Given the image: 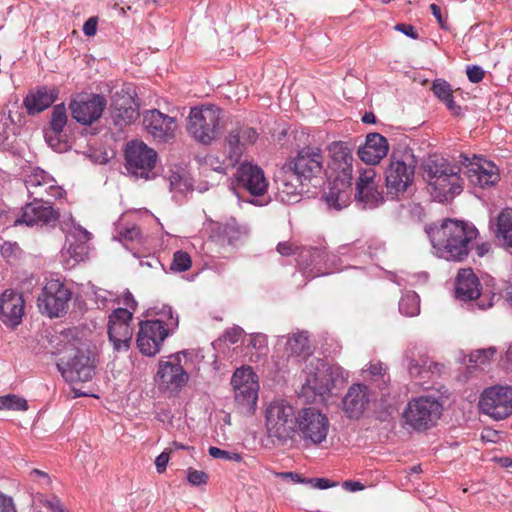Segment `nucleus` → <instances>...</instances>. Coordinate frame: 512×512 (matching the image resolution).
Instances as JSON below:
<instances>
[{"mask_svg": "<svg viewBox=\"0 0 512 512\" xmlns=\"http://www.w3.org/2000/svg\"><path fill=\"white\" fill-rule=\"evenodd\" d=\"M204 233L208 242L227 251V248H236L244 243L249 229L237 222L235 218L228 219L225 223L207 219L204 223Z\"/></svg>", "mask_w": 512, "mask_h": 512, "instance_id": "9", "label": "nucleus"}, {"mask_svg": "<svg viewBox=\"0 0 512 512\" xmlns=\"http://www.w3.org/2000/svg\"><path fill=\"white\" fill-rule=\"evenodd\" d=\"M223 113L213 104L193 107L187 118V131L197 142L209 145L222 133Z\"/></svg>", "mask_w": 512, "mask_h": 512, "instance_id": "4", "label": "nucleus"}, {"mask_svg": "<svg viewBox=\"0 0 512 512\" xmlns=\"http://www.w3.org/2000/svg\"><path fill=\"white\" fill-rule=\"evenodd\" d=\"M277 252L281 256H303L304 254H307L308 256H315V255H323L326 254V247H306V246H300L295 244L294 242L286 241V242H279L277 244Z\"/></svg>", "mask_w": 512, "mask_h": 512, "instance_id": "38", "label": "nucleus"}, {"mask_svg": "<svg viewBox=\"0 0 512 512\" xmlns=\"http://www.w3.org/2000/svg\"><path fill=\"white\" fill-rule=\"evenodd\" d=\"M117 234L114 236L133 256H137L138 247L143 244V234L136 225L117 226Z\"/></svg>", "mask_w": 512, "mask_h": 512, "instance_id": "35", "label": "nucleus"}, {"mask_svg": "<svg viewBox=\"0 0 512 512\" xmlns=\"http://www.w3.org/2000/svg\"><path fill=\"white\" fill-rule=\"evenodd\" d=\"M59 96L54 86H38L31 89L24 98L23 104L29 115H36L48 109Z\"/></svg>", "mask_w": 512, "mask_h": 512, "instance_id": "29", "label": "nucleus"}, {"mask_svg": "<svg viewBox=\"0 0 512 512\" xmlns=\"http://www.w3.org/2000/svg\"><path fill=\"white\" fill-rule=\"evenodd\" d=\"M370 400L371 395L365 384H353L342 399V409L349 418L358 419L363 415Z\"/></svg>", "mask_w": 512, "mask_h": 512, "instance_id": "31", "label": "nucleus"}, {"mask_svg": "<svg viewBox=\"0 0 512 512\" xmlns=\"http://www.w3.org/2000/svg\"><path fill=\"white\" fill-rule=\"evenodd\" d=\"M71 292L60 279H50L38 295L37 305L43 314L49 317H60L67 312Z\"/></svg>", "mask_w": 512, "mask_h": 512, "instance_id": "14", "label": "nucleus"}, {"mask_svg": "<svg viewBox=\"0 0 512 512\" xmlns=\"http://www.w3.org/2000/svg\"><path fill=\"white\" fill-rule=\"evenodd\" d=\"M394 29L410 37L411 39L416 40L419 38V34L415 30V27L411 24L398 23L395 25Z\"/></svg>", "mask_w": 512, "mask_h": 512, "instance_id": "56", "label": "nucleus"}, {"mask_svg": "<svg viewBox=\"0 0 512 512\" xmlns=\"http://www.w3.org/2000/svg\"><path fill=\"white\" fill-rule=\"evenodd\" d=\"M231 384L234 389L235 401L248 412H253L259 392V384L254 380L251 367L237 368L232 376Z\"/></svg>", "mask_w": 512, "mask_h": 512, "instance_id": "20", "label": "nucleus"}, {"mask_svg": "<svg viewBox=\"0 0 512 512\" xmlns=\"http://www.w3.org/2000/svg\"><path fill=\"white\" fill-rule=\"evenodd\" d=\"M239 186L246 189L251 195L261 196L267 191L268 182L263 170L251 163H241L236 172Z\"/></svg>", "mask_w": 512, "mask_h": 512, "instance_id": "28", "label": "nucleus"}, {"mask_svg": "<svg viewBox=\"0 0 512 512\" xmlns=\"http://www.w3.org/2000/svg\"><path fill=\"white\" fill-rule=\"evenodd\" d=\"M181 354H172L167 360L159 362L157 371L158 384L165 390H179L189 380V375L185 372L181 364Z\"/></svg>", "mask_w": 512, "mask_h": 512, "instance_id": "22", "label": "nucleus"}, {"mask_svg": "<svg viewBox=\"0 0 512 512\" xmlns=\"http://www.w3.org/2000/svg\"><path fill=\"white\" fill-rule=\"evenodd\" d=\"M365 373H367L365 377H370L375 382H381V384H379L381 389L383 388L382 385H385L386 382L389 381V376L386 375L381 362L371 363Z\"/></svg>", "mask_w": 512, "mask_h": 512, "instance_id": "46", "label": "nucleus"}, {"mask_svg": "<svg viewBox=\"0 0 512 512\" xmlns=\"http://www.w3.org/2000/svg\"><path fill=\"white\" fill-rule=\"evenodd\" d=\"M408 360V371L412 378L422 381V384L428 380L438 377L442 373L443 365L429 360L426 356L420 355L415 359V352L408 350L405 354Z\"/></svg>", "mask_w": 512, "mask_h": 512, "instance_id": "30", "label": "nucleus"}, {"mask_svg": "<svg viewBox=\"0 0 512 512\" xmlns=\"http://www.w3.org/2000/svg\"><path fill=\"white\" fill-rule=\"evenodd\" d=\"M330 161L326 174H350L352 175V150L344 142H333L328 146Z\"/></svg>", "mask_w": 512, "mask_h": 512, "instance_id": "32", "label": "nucleus"}, {"mask_svg": "<svg viewBox=\"0 0 512 512\" xmlns=\"http://www.w3.org/2000/svg\"><path fill=\"white\" fill-rule=\"evenodd\" d=\"M291 174L292 171L285 166L283 176L279 179L278 186L280 192L290 198L298 196L302 192L303 186L307 184L305 181L297 182L295 180V176H292Z\"/></svg>", "mask_w": 512, "mask_h": 512, "instance_id": "39", "label": "nucleus"}, {"mask_svg": "<svg viewBox=\"0 0 512 512\" xmlns=\"http://www.w3.org/2000/svg\"><path fill=\"white\" fill-rule=\"evenodd\" d=\"M495 236L503 246L512 249V209L506 208L498 215Z\"/></svg>", "mask_w": 512, "mask_h": 512, "instance_id": "37", "label": "nucleus"}, {"mask_svg": "<svg viewBox=\"0 0 512 512\" xmlns=\"http://www.w3.org/2000/svg\"><path fill=\"white\" fill-rule=\"evenodd\" d=\"M375 171L372 168L364 170L363 173L360 174L357 182H356V191L363 193V189L367 188L368 186H374V179H375Z\"/></svg>", "mask_w": 512, "mask_h": 512, "instance_id": "50", "label": "nucleus"}, {"mask_svg": "<svg viewBox=\"0 0 512 512\" xmlns=\"http://www.w3.org/2000/svg\"><path fill=\"white\" fill-rule=\"evenodd\" d=\"M479 409L496 421L512 415V387L495 385L483 390L479 398Z\"/></svg>", "mask_w": 512, "mask_h": 512, "instance_id": "13", "label": "nucleus"}, {"mask_svg": "<svg viewBox=\"0 0 512 512\" xmlns=\"http://www.w3.org/2000/svg\"><path fill=\"white\" fill-rule=\"evenodd\" d=\"M423 177L440 201H447L462 192L460 168L438 154L429 155L422 162Z\"/></svg>", "mask_w": 512, "mask_h": 512, "instance_id": "2", "label": "nucleus"}, {"mask_svg": "<svg viewBox=\"0 0 512 512\" xmlns=\"http://www.w3.org/2000/svg\"><path fill=\"white\" fill-rule=\"evenodd\" d=\"M495 355L496 349L494 347L478 349L470 354L469 362L474 363L475 366L485 365L491 361Z\"/></svg>", "mask_w": 512, "mask_h": 512, "instance_id": "45", "label": "nucleus"}, {"mask_svg": "<svg viewBox=\"0 0 512 512\" xmlns=\"http://www.w3.org/2000/svg\"><path fill=\"white\" fill-rule=\"evenodd\" d=\"M0 512H16L13 500L0 492Z\"/></svg>", "mask_w": 512, "mask_h": 512, "instance_id": "60", "label": "nucleus"}, {"mask_svg": "<svg viewBox=\"0 0 512 512\" xmlns=\"http://www.w3.org/2000/svg\"><path fill=\"white\" fill-rule=\"evenodd\" d=\"M186 479L192 486L207 485L209 476L206 472L194 468L186 470Z\"/></svg>", "mask_w": 512, "mask_h": 512, "instance_id": "49", "label": "nucleus"}, {"mask_svg": "<svg viewBox=\"0 0 512 512\" xmlns=\"http://www.w3.org/2000/svg\"><path fill=\"white\" fill-rule=\"evenodd\" d=\"M292 171L297 182L305 181L307 184L317 179L323 172V155L319 148L304 147L296 157L286 165Z\"/></svg>", "mask_w": 512, "mask_h": 512, "instance_id": "16", "label": "nucleus"}, {"mask_svg": "<svg viewBox=\"0 0 512 512\" xmlns=\"http://www.w3.org/2000/svg\"><path fill=\"white\" fill-rule=\"evenodd\" d=\"M442 415V404L432 396H420L408 402L403 419L415 431H426L435 426Z\"/></svg>", "mask_w": 512, "mask_h": 512, "instance_id": "8", "label": "nucleus"}, {"mask_svg": "<svg viewBox=\"0 0 512 512\" xmlns=\"http://www.w3.org/2000/svg\"><path fill=\"white\" fill-rule=\"evenodd\" d=\"M348 378V371L339 364L316 360L315 372L307 377L306 385L315 394L323 396L337 385L346 383Z\"/></svg>", "mask_w": 512, "mask_h": 512, "instance_id": "12", "label": "nucleus"}, {"mask_svg": "<svg viewBox=\"0 0 512 512\" xmlns=\"http://www.w3.org/2000/svg\"><path fill=\"white\" fill-rule=\"evenodd\" d=\"M136 94L124 89L116 92L112 100V119L116 126L123 127L136 121L140 115Z\"/></svg>", "mask_w": 512, "mask_h": 512, "instance_id": "25", "label": "nucleus"}, {"mask_svg": "<svg viewBox=\"0 0 512 512\" xmlns=\"http://www.w3.org/2000/svg\"><path fill=\"white\" fill-rule=\"evenodd\" d=\"M285 352L287 357H303L311 355V346L306 332H296L286 338Z\"/></svg>", "mask_w": 512, "mask_h": 512, "instance_id": "36", "label": "nucleus"}, {"mask_svg": "<svg viewBox=\"0 0 512 512\" xmlns=\"http://www.w3.org/2000/svg\"><path fill=\"white\" fill-rule=\"evenodd\" d=\"M208 452H209V455L215 459H223L226 461H235V462L243 461L242 454H238L235 452H229V451L220 449L216 446H210Z\"/></svg>", "mask_w": 512, "mask_h": 512, "instance_id": "48", "label": "nucleus"}, {"mask_svg": "<svg viewBox=\"0 0 512 512\" xmlns=\"http://www.w3.org/2000/svg\"><path fill=\"white\" fill-rule=\"evenodd\" d=\"M431 90L440 101H444L453 95L451 85L444 79H435L432 83Z\"/></svg>", "mask_w": 512, "mask_h": 512, "instance_id": "47", "label": "nucleus"}, {"mask_svg": "<svg viewBox=\"0 0 512 512\" xmlns=\"http://www.w3.org/2000/svg\"><path fill=\"white\" fill-rule=\"evenodd\" d=\"M20 252V248L17 243L4 242L0 246L1 256H17Z\"/></svg>", "mask_w": 512, "mask_h": 512, "instance_id": "57", "label": "nucleus"}, {"mask_svg": "<svg viewBox=\"0 0 512 512\" xmlns=\"http://www.w3.org/2000/svg\"><path fill=\"white\" fill-rule=\"evenodd\" d=\"M56 367L69 383L88 382L95 375L96 357L89 350L71 348L70 355L61 357Z\"/></svg>", "mask_w": 512, "mask_h": 512, "instance_id": "7", "label": "nucleus"}, {"mask_svg": "<svg viewBox=\"0 0 512 512\" xmlns=\"http://www.w3.org/2000/svg\"><path fill=\"white\" fill-rule=\"evenodd\" d=\"M59 217L60 213L53 208L49 201L34 197L32 202L27 203L21 209V215L15 219L14 225H55Z\"/></svg>", "mask_w": 512, "mask_h": 512, "instance_id": "21", "label": "nucleus"}, {"mask_svg": "<svg viewBox=\"0 0 512 512\" xmlns=\"http://www.w3.org/2000/svg\"><path fill=\"white\" fill-rule=\"evenodd\" d=\"M27 409V400L23 397L16 394L0 396V410L26 411Z\"/></svg>", "mask_w": 512, "mask_h": 512, "instance_id": "43", "label": "nucleus"}, {"mask_svg": "<svg viewBox=\"0 0 512 512\" xmlns=\"http://www.w3.org/2000/svg\"><path fill=\"white\" fill-rule=\"evenodd\" d=\"M91 236L80 225L74 226L66 235L65 248L69 256H87L90 253Z\"/></svg>", "mask_w": 512, "mask_h": 512, "instance_id": "34", "label": "nucleus"}, {"mask_svg": "<svg viewBox=\"0 0 512 512\" xmlns=\"http://www.w3.org/2000/svg\"><path fill=\"white\" fill-rule=\"evenodd\" d=\"M242 336V330L234 328L232 330H227L225 338L228 342L231 344H236L239 339H241Z\"/></svg>", "mask_w": 512, "mask_h": 512, "instance_id": "63", "label": "nucleus"}, {"mask_svg": "<svg viewBox=\"0 0 512 512\" xmlns=\"http://www.w3.org/2000/svg\"><path fill=\"white\" fill-rule=\"evenodd\" d=\"M307 483L313 485L314 488L321 490L328 489L337 485L327 478H311L307 480Z\"/></svg>", "mask_w": 512, "mask_h": 512, "instance_id": "59", "label": "nucleus"}, {"mask_svg": "<svg viewBox=\"0 0 512 512\" xmlns=\"http://www.w3.org/2000/svg\"><path fill=\"white\" fill-rule=\"evenodd\" d=\"M329 179L328 191L324 194L326 203L337 210L347 206L351 196L352 175L326 174Z\"/></svg>", "mask_w": 512, "mask_h": 512, "instance_id": "26", "label": "nucleus"}, {"mask_svg": "<svg viewBox=\"0 0 512 512\" xmlns=\"http://www.w3.org/2000/svg\"><path fill=\"white\" fill-rule=\"evenodd\" d=\"M143 124L147 132L157 141L167 143L175 136L177 127L175 118L157 109L148 110L143 115Z\"/></svg>", "mask_w": 512, "mask_h": 512, "instance_id": "23", "label": "nucleus"}, {"mask_svg": "<svg viewBox=\"0 0 512 512\" xmlns=\"http://www.w3.org/2000/svg\"><path fill=\"white\" fill-rule=\"evenodd\" d=\"M417 160L411 150L401 153L393 152L390 164L386 168V187L388 194L397 197L412 185L415 176Z\"/></svg>", "mask_w": 512, "mask_h": 512, "instance_id": "6", "label": "nucleus"}, {"mask_svg": "<svg viewBox=\"0 0 512 512\" xmlns=\"http://www.w3.org/2000/svg\"><path fill=\"white\" fill-rule=\"evenodd\" d=\"M68 122L67 109L63 103L53 107L49 121L50 133L55 134L59 142V136H62L64 128Z\"/></svg>", "mask_w": 512, "mask_h": 512, "instance_id": "40", "label": "nucleus"}, {"mask_svg": "<svg viewBox=\"0 0 512 512\" xmlns=\"http://www.w3.org/2000/svg\"><path fill=\"white\" fill-rule=\"evenodd\" d=\"M249 347L254 348L261 354L266 352L268 348L267 337L261 333L251 335Z\"/></svg>", "mask_w": 512, "mask_h": 512, "instance_id": "53", "label": "nucleus"}, {"mask_svg": "<svg viewBox=\"0 0 512 512\" xmlns=\"http://www.w3.org/2000/svg\"><path fill=\"white\" fill-rule=\"evenodd\" d=\"M434 249L449 256H468L474 250L477 256H485L491 251V243L479 240V231L474 224L446 218L439 225L425 228Z\"/></svg>", "mask_w": 512, "mask_h": 512, "instance_id": "1", "label": "nucleus"}, {"mask_svg": "<svg viewBox=\"0 0 512 512\" xmlns=\"http://www.w3.org/2000/svg\"><path fill=\"white\" fill-rule=\"evenodd\" d=\"M49 177L50 176L43 170H37L29 175L25 181L29 194L33 197L43 198L42 184H44Z\"/></svg>", "mask_w": 512, "mask_h": 512, "instance_id": "41", "label": "nucleus"}, {"mask_svg": "<svg viewBox=\"0 0 512 512\" xmlns=\"http://www.w3.org/2000/svg\"><path fill=\"white\" fill-rule=\"evenodd\" d=\"M258 139L255 128L243 123H237L227 133L224 139L223 151L227 156L228 165L238 164L247 150Z\"/></svg>", "mask_w": 512, "mask_h": 512, "instance_id": "17", "label": "nucleus"}, {"mask_svg": "<svg viewBox=\"0 0 512 512\" xmlns=\"http://www.w3.org/2000/svg\"><path fill=\"white\" fill-rule=\"evenodd\" d=\"M97 23L98 20L96 17H90L83 25V33L89 37L94 36L97 31Z\"/></svg>", "mask_w": 512, "mask_h": 512, "instance_id": "61", "label": "nucleus"}, {"mask_svg": "<svg viewBox=\"0 0 512 512\" xmlns=\"http://www.w3.org/2000/svg\"><path fill=\"white\" fill-rule=\"evenodd\" d=\"M430 10L442 29H448L447 21L443 18L441 8L437 4H431Z\"/></svg>", "mask_w": 512, "mask_h": 512, "instance_id": "62", "label": "nucleus"}, {"mask_svg": "<svg viewBox=\"0 0 512 512\" xmlns=\"http://www.w3.org/2000/svg\"><path fill=\"white\" fill-rule=\"evenodd\" d=\"M399 310L402 315H418L420 310L418 295L415 292H409L403 296L399 302Z\"/></svg>", "mask_w": 512, "mask_h": 512, "instance_id": "44", "label": "nucleus"}, {"mask_svg": "<svg viewBox=\"0 0 512 512\" xmlns=\"http://www.w3.org/2000/svg\"><path fill=\"white\" fill-rule=\"evenodd\" d=\"M155 314L159 315L158 319L140 322L137 335L140 353L149 357L158 354L169 333L179 326V317L173 314L171 306L163 305Z\"/></svg>", "mask_w": 512, "mask_h": 512, "instance_id": "3", "label": "nucleus"}, {"mask_svg": "<svg viewBox=\"0 0 512 512\" xmlns=\"http://www.w3.org/2000/svg\"><path fill=\"white\" fill-rule=\"evenodd\" d=\"M478 277L470 268L459 271L454 283V297L463 302L477 301L478 308L485 310L494 305L496 295H488L480 292Z\"/></svg>", "mask_w": 512, "mask_h": 512, "instance_id": "15", "label": "nucleus"}, {"mask_svg": "<svg viewBox=\"0 0 512 512\" xmlns=\"http://www.w3.org/2000/svg\"><path fill=\"white\" fill-rule=\"evenodd\" d=\"M192 266L191 258H173L170 263V269L173 272H183Z\"/></svg>", "mask_w": 512, "mask_h": 512, "instance_id": "55", "label": "nucleus"}, {"mask_svg": "<svg viewBox=\"0 0 512 512\" xmlns=\"http://www.w3.org/2000/svg\"><path fill=\"white\" fill-rule=\"evenodd\" d=\"M355 198L367 208H375L384 201L383 195L377 190L375 185L364 188L362 194L356 191Z\"/></svg>", "mask_w": 512, "mask_h": 512, "instance_id": "42", "label": "nucleus"}, {"mask_svg": "<svg viewBox=\"0 0 512 512\" xmlns=\"http://www.w3.org/2000/svg\"><path fill=\"white\" fill-rule=\"evenodd\" d=\"M442 102L452 114L457 116L461 114V107L455 103L453 95Z\"/></svg>", "mask_w": 512, "mask_h": 512, "instance_id": "64", "label": "nucleus"}, {"mask_svg": "<svg viewBox=\"0 0 512 512\" xmlns=\"http://www.w3.org/2000/svg\"><path fill=\"white\" fill-rule=\"evenodd\" d=\"M205 166H208L211 170L216 171L218 173L226 174L227 169L229 167H233L232 165H228L227 156L225 155V159L220 161L217 157L207 156L205 158Z\"/></svg>", "mask_w": 512, "mask_h": 512, "instance_id": "51", "label": "nucleus"}, {"mask_svg": "<svg viewBox=\"0 0 512 512\" xmlns=\"http://www.w3.org/2000/svg\"><path fill=\"white\" fill-rule=\"evenodd\" d=\"M466 74L470 82L479 83L485 76V71L478 65H469L466 68Z\"/></svg>", "mask_w": 512, "mask_h": 512, "instance_id": "54", "label": "nucleus"}, {"mask_svg": "<svg viewBox=\"0 0 512 512\" xmlns=\"http://www.w3.org/2000/svg\"><path fill=\"white\" fill-rule=\"evenodd\" d=\"M170 455L171 454L169 453V451L164 450L162 452V454H160L159 456L156 457L155 466H156V470L159 474H162L165 472Z\"/></svg>", "mask_w": 512, "mask_h": 512, "instance_id": "58", "label": "nucleus"}, {"mask_svg": "<svg viewBox=\"0 0 512 512\" xmlns=\"http://www.w3.org/2000/svg\"><path fill=\"white\" fill-rule=\"evenodd\" d=\"M387 139L379 133H370L365 143L358 148V156L366 164L375 165L388 153Z\"/></svg>", "mask_w": 512, "mask_h": 512, "instance_id": "33", "label": "nucleus"}, {"mask_svg": "<svg viewBox=\"0 0 512 512\" xmlns=\"http://www.w3.org/2000/svg\"><path fill=\"white\" fill-rule=\"evenodd\" d=\"M329 428L328 416L320 409L308 407L298 410L296 432L305 443L320 445L327 439Z\"/></svg>", "mask_w": 512, "mask_h": 512, "instance_id": "11", "label": "nucleus"}, {"mask_svg": "<svg viewBox=\"0 0 512 512\" xmlns=\"http://www.w3.org/2000/svg\"><path fill=\"white\" fill-rule=\"evenodd\" d=\"M124 155L126 169L131 175L145 180L155 177L153 170L158 154L143 141L132 140L128 142Z\"/></svg>", "mask_w": 512, "mask_h": 512, "instance_id": "10", "label": "nucleus"}, {"mask_svg": "<svg viewBox=\"0 0 512 512\" xmlns=\"http://www.w3.org/2000/svg\"><path fill=\"white\" fill-rule=\"evenodd\" d=\"M25 302L23 296L12 290L0 295V320L10 328H16L23 319Z\"/></svg>", "mask_w": 512, "mask_h": 512, "instance_id": "27", "label": "nucleus"}, {"mask_svg": "<svg viewBox=\"0 0 512 512\" xmlns=\"http://www.w3.org/2000/svg\"><path fill=\"white\" fill-rule=\"evenodd\" d=\"M106 105L103 95H77L69 102V110L77 123L89 126L102 116Z\"/></svg>", "mask_w": 512, "mask_h": 512, "instance_id": "18", "label": "nucleus"}, {"mask_svg": "<svg viewBox=\"0 0 512 512\" xmlns=\"http://www.w3.org/2000/svg\"><path fill=\"white\" fill-rule=\"evenodd\" d=\"M43 198L50 196L58 198L62 195V188L56 185V181L50 176L44 184H42Z\"/></svg>", "mask_w": 512, "mask_h": 512, "instance_id": "52", "label": "nucleus"}, {"mask_svg": "<svg viewBox=\"0 0 512 512\" xmlns=\"http://www.w3.org/2000/svg\"><path fill=\"white\" fill-rule=\"evenodd\" d=\"M132 313L127 308H118L108 317L107 334L116 352L128 351L133 335Z\"/></svg>", "mask_w": 512, "mask_h": 512, "instance_id": "19", "label": "nucleus"}, {"mask_svg": "<svg viewBox=\"0 0 512 512\" xmlns=\"http://www.w3.org/2000/svg\"><path fill=\"white\" fill-rule=\"evenodd\" d=\"M477 161H470L468 157H465L464 162L466 171L464 172L469 182L480 188H489L498 183L500 179L499 170L497 166L491 161L481 160L475 157Z\"/></svg>", "mask_w": 512, "mask_h": 512, "instance_id": "24", "label": "nucleus"}, {"mask_svg": "<svg viewBox=\"0 0 512 512\" xmlns=\"http://www.w3.org/2000/svg\"><path fill=\"white\" fill-rule=\"evenodd\" d=\"M298 411L286 400L272 401L266 409V429L270 439L285 445L296 433Z\"/></svg>", "mask_w": 512, "mask_h": 512, "instance_id": "5", "label": "nucleus"}]
</instances>
